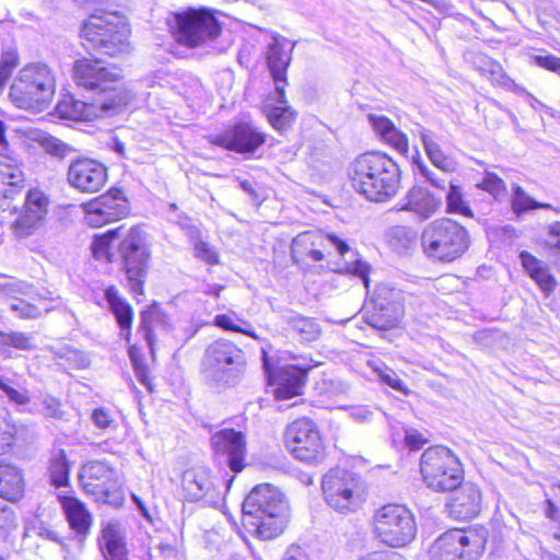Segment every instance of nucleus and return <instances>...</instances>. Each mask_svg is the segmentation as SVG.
<instances>
[{"instance_id": "1", "label": "nucleus", "mask_w": 560, "mask_h": 560, "mask_svg": "<svg viewBox=\"0 0 560 560\" xmlns=\"http://www.w3.org/2000/svg\"><path fill=\"white\" fill-rule=\"evenodd\" d=\"M73 79L79 86L94 91L91 103L65 96L57 104L61 118L71 120H92L98 116L110 117L120 113L135 97L132 92L124 86L120 72L109 69L100 59L77 60L73 66Z\"/></svg>"}, {"instance_id": "2", "label": "nucleus", "mask_w": 560, "mask_h": 560, "mask_svg": "<svg viewBox=\"0 0 560 560\" xmlns=\"http://www.w3.org/2000/svg\"><path fill=\"white\" fill-rule=\"evenodd\" d=\"M243 524L261 539L278 537L290 518V506L284 494L269 483L257 485L243 502Z\"/></svg>"}, {"instance_id": "3", "label": "nucleus", "mask_w": 560, "mask_h": 560, "mask_svg": "<svg viewBox=\"0 0 560 560\" xmlns=\"http://www.w3.org/2000/svg\"><path fill=\"white\" fill-rule=\"evenodd\" d=\"M348 174L355 191L375 202L392 199L400 184L398 164L381 152L360 154L349 165Z\"/></svg>"}, {"instance_id": "4", "label": "nucleus", "mask_w": 560, "mask_h": 560, "mask_svg": "<svg viewBox=\"0 0 560 560\" xmlns=\"http://www.w3.org/2000/svg\"><path fill=\"white\" fill-rule=\"evenodd\" d=\"M55 89L54 71L46 63L32 62L19 71L9 96L16 107L40 113L49 107Z\"/></svg>"}, {"instance_id": "5", "label": "nucleus", "mask_w": 560, "mask_h": 560, "mask_svg": "<svg viewBox=\"0 0 560 560\" xmlns=\"http://www.w3.org/2000/svg\"><path fill=\"white\" fill-rule=\"evenodd\" d=\"M129 35L130 28L126 18L116 12L92 14L81 28V38L86 49H93L109 57L129 51Z\"/></svg>"}, {"instance_id": "6", "label": "nucleus", "mask_w": 560, "mask_h": 560, "mask_svg": "<svg viewBox=\"0 0 560 560\" xmlns=\"http://www.w3.org/2000/svg\"><path fill=\"white\" fill-rule=\"evenodd\" d=\"M469 244L468 231L446 218L430 222L421 234L423 254L432 261L452 262L466 253Z\"/></svg>"}, {"instance_id": "7", "label": "nucleus", "mask_w": 560, "mask_h": 560, "mask_svg": "<svg viewBox=\"0 0 560 560\" xmlns=\"http://www.w3.org/2000/svg\"><path fill=\"white\" fill-rule=\"evenodd\" d=\"M419 467L425 486L436 492L453 491L464 479L458 457L442 445L427 448L420 457Z\"/></svg>"}, {"instance_id": "8", "label": "nucleus", "mask_w": 560, "mask_h": 560, "mask_svg": "<svg viewBox=\"0 0 560 560\" xmlns=\"http://www.w3.org/2000/svg\"><path fill=\"white\" fill-rule=\"evenodd\" d=\"M373 532L377 539L393 548L410 544L417 534L415 516L399 504H386L373 515Z\"/></svg>"}, {"instance_id": "9", "label": "nucleus", "mask_w": 560, "mask_h": 560, "mask_svg": "<svg viewBox=\"0 0 560 560\" xmlns=\"http://www.w3.org/2000/svg\"><path fill=\"white\" fill-rule=\"evenodd\" d=\"M150 257L147 233L138 226L131 228L118 245L117 258L135 294L143 293Z\"/></svg>"}, {"instance_id": "10", "label": "nucleus", "mask_w": 560, "mask_h": 560, "mask_svg": "<svg viewBox=\"0 0 560 560\" xmlns=\"http://www.w3.org/2000/svg\"><path fill=\"white\" fill-rule=\"evenodd\" d=\"M262 366L267 375L269 385H275V395L278 399H289L299 396L303 392L308 371L318 366L322 362L310 359L308 362L298 361V357H292V363L284 365L273 364V359L269 352H261Z\"/></svg>"}, {"instance_id": "11", "label": "nucleus", "mask_w": 560, "mask_h": 560, "mask_svg": "<svg viewBox=\"0 0 560 560\" xmlns=\"http://www.w3.org/2000/svg\"><path fill=\"white\" fill-rule=\"evenodd\" d=\"M177 40L186 46L197 47L217 39L221 24L209 9H187L175 14Z\"/></svg>"}, {"instance_id": "12", "label": "nucleus", "mask_w": 560, "mask_h": 560, "mask_svg": "<svg viewBox=\"0 0 560 560\" xmlns=\"http://www.w3.org/2000/svg\"><path fill=\"white\" fill-rule=\"evenodd\" d=\"M322 489L327 504L340 513L355 511L360 505V478L350 470L330 469L322 479Z\"/></svg>"}, {"instance_id": "13", "label": "nucleus", "mask_w": 560, "mask_h": 560, "mask_svg": "<svg viewBox=\"0 0 560 560\" xmlns=\"http://www.w3.org/2000/svg\"><path fill=\"white\" fill-rule=\"evenodd\" d=\"M317 241H319V244L326 242L327 244L334 246L342 257L348 255L349 259H345V266L341 271L358 276L362 279L365 288H369L370 265L366 261L358 258V254L351 250L347 243L338 238L336 235L322 236L311 231L301 233L292 241V257L294 259L306 257L307 252L310 248L317 244Z\"/></svg>"}, {"instance_id": "14", "label": "nucleus", "mask_w": 560, "mask_h": 560, "mask_svg": "<svg viewBox=\"0 0 560 560\" xmlns=\"http://www.w3.org/2000/svg\"><path fill=\"white\" fill-rule=\"evenodd\" d=\"M485 540L475 533L454 528L442 534L430 549L431 560H478Z\"/></svg>"}, {"instance_id": "15", "label": "nucleus", "mask_w": 560, "mask_h": 560, "mask_svg": "<svg viewBox=\"0 0 560 560\" xmlns=\"http://www.w3.org/2000/svg\"><path fill=\"white\" fill-rule=\"evenodd\" d=\"M285 443L292 455L308 464H317L325 457V447L315 423L301 418L292 422L285 430Z\"/></svg>"}, {"instance_id": "16", "label": "nucleus", "mask_w": 560, "mask_h": 560, "mask_svg": "<svg viewBox=\"0 0 560 560\" xmlns=\"http://www.w3.org/2000/svg\"><path fill=\"white\" fill-rule=\"evenodd\" d=\"M49 198L38 189L27 191L21 208H14V219L10 228L16 238H27L37 234L46 224Z\"/></svg>"}, {"instance_id": "17", "label": "nucleus", "mask_w": 560, "mask_h": 560, "mask_svg": "<svg viewBox=\"0 0 560 560\" xmlns=\"http://www.w3.org/2000/svg\"><path fill=\"white\" fill-rule=\"evenodd\" d=\"M244 362L230 355V352H206L201 361V375L206 384L223 390L241 381Z\"/></svg>"}, {"instance_id": "18", "label": "nucleus", "mask_w": 560, "mask_h": 560, "mask_svg": "<svg viewBox=\"0 0 560 560\" xmlns=\"http://www.w3.org/2000/svg\"><path fill=\"white\" fill-rule=\"evenodd\" d=\"M85 222L92 228H100L120 220L129 213V201L122 189L112 188L106 194L82 205Z\"/></svg>"}, {"instance_id": "19", "label": "nucleus", "mask_w": 560, "mask_h": 560, "mask_svg": "<svg viewBox=\"0 0 560 560\" xmlns=\"http://www.w3.org/2000/svg\"><path fill=\"white\" fill-rule=\"evenodd\" d=\"M215 460L226 465L237 474L245 467L246 439L243 432L235 429H222L210 438Z\"/></svg>"}, {"instance_id": "20", "label": "nucleus", "mask_w": 560, "mask_h": 560, "mask_svg": "<svg viewBox=\"0 0 560 560\" xmlns=\"http://www.w3.org/2000/svg\"><path fill=\"white\" fill-rule=\"evenodd\" d=\"M212 144L241 154H252L261 147L266 137L248 122H238L223 133L209 137Z\"/></svg>"}, {"instance_id": "21", "label": "nucleus", "mask_w": 560, "mask_h": 560, "mask_svg": "<svg viewBox=\"0 0 560 560\" xmlns=\"http://www.w3.org/2000/svg\"><path fill=\"white\" fill-rule=\"evenodd\" d=\"M107 178V167L93 159H77L68 167L69 185L81 192L93 194L101 190Z\"/></svg>"}, {"instance_id": "22", "label": "nucleus", "mask_w": 560, "mask_h": 560, "mask_svg": "<svg viewBox=\"0 0 560 560\" xmlns=\"http://www.w3.org/2000/svg\"><path fill=\"white\" fill-rule=\"evenodd\" d=\"M138 331L147 341L150 350H154V347L158 345V340L172 331L171 317L160 307L159 304L153 303L140 312V325Z\"/></svg>"}, {"instance_id": "23", "label": "nucleus", "mask_w": 560, "mask_h": 560, "mask_svg": "<svg viewBox=\"0 0 560 560\" xmlns=\"http://www.w3.org/2000/svg\"><path fill=\"white\" fill-rule=\"evenodd\" d=\"M447 503L448 513L456 520L467 521L477 516L481 509V493L476 485L460 483Z\"/></svg>"}, {"instance_id": "24", "label": "nucleus", "mask_w": 560, "mask_h": 560, "mask_svg": "<svg viewBox=\"0 0 560 560\" xmlns=\"http://www.w3.org/2000/svg\"><path fill=\"white\" fill-rule=\"evenodd\" d=\"M98 545L104 560H129L126 534L118 521L102 524Z\"/></svg>"}, {"instance_id": "25", "label": "nucleus", "mask_w": 560, "mask_h": 560, "mask_svg": "<svg viewBox=\"0 0 560 560\" xmlns=\"http://www.w3.org/2000/svg\"><path fill=\"white\" fill-rule=\"evenodd\" d=\"M399 210L412 212L420 221L434 215L442 205V198L436 197L424 187H412L404 198Z\"/></svg>"}, {"instance_id": "26", "label": "nucleus", "mask_w": 560, "mask_h": 560, "mask_svg": "<svg viewBox=\"0 0 560 560\" xmlns=\"http://www.w3.org/2000/svg\"><path fill=\"white\" fill-rule=\"evenodd\" d=\"M295 43H293L289 52L284 50V46L279 38L275 37L273 42L268 45L267 65L276 85V93L283 98V89L287 85V69L291 62V52Z\"/></svg>"}, {"instance_id": "27", "label": "nucleus", "mask_w": 560, "mask_h": 560, "mask_svg": "<svg viewBox=\"0 0 560 560\" xmlns=\"http://www.w3.org/2000/svg\"><path fill=\"white\" fill-rule=\"evenodd\" d=\"M24 492L23 470L5 459H0V498L10 503H16L22 500Z\"/></svg>"}, {"instance_id": "28", "label": "nucleus", "mask_w": 560, "mask_h": 560, "mask_svg": "<svg viewBox=\"0 0 560 560\" xmlns=\"http://www.w3.org/2000/svg\"><path fill=\"white\" fill-rule=\"evenodd\" d=\"M24 174L21 167L8 156L0 155V209L10 207V199L23 186Z\"/></svg>"}, {"instance_id": "29", "label": "nucleus", "mask_w": 560, "mask_h": 560, "mask_svg": "<svg viewBox=\"0 0 560 560\" xmlns=\"http://www.w3.org/2000/svg\"><path fill=\"white\" fill-rule=\"evenodd\" d=\"M60 504L69 527L77 536L84 538L90 533L92 526L93 517L91 512L85 504L75 497H60Z\"/></svg>"}, {"instance_id": "30", "label": "nucleus", "mask_w": 560, "mask_h": 560, "mask_svg": "<svg viewBox=\"0 0 560 560\" xmlns=\"http://www.w3.org/2000/svg\"><path fill=\"white\" fill-rule=\"evenodd\" d=\"M520 260L530 279L535 281L546 296H549L558 285L549 266L527 250L520 253Z\"/></svg>"}, {"instance_id": "31", "label": "nucleus", "mask_w": 560, "mask_h": 560, "mask_svg": "<svg viewBox=\"0 0 560 560\" xmlns=\"http://www.w3.org/2000/svg\"><path fill=\"white\" fill-rule=\"evenodd\" d=\"M116 480L115 471L103 462H91L82 468L80 482L89 494L101 493L102 488Z\"/></svg>"}, {"instance_id": "32", "label": "nucleus", "mask_w": 560, "mask_h": 560, "mask_svg": "<svg viewBox=\"0 0 560 560\" xmlns=\"http://www.w3.org/2000/svg\"><path fill=\"white\" fill-rule=\"evenodd\" d=\"M182 489L187 501L205 499L213 490L209 471L205 468L187 469L182 477Z\"/></svg>"}, {"instance_id": "33", "label": "nucleus", "mask_w": 560, "mask_h": 560, "mask_svg": "<svg viewBox=\"0 0 560 560\" xmlns=\"http://www.w3.org/2000/svg\"><path fill=\"white\" fill-rule=\"evenodd\" d=\"M104 298L107 303L108 310L115 316V319L121 329L127 334L130 331L133 311L131 305L124 299L115 285H109L105 289Z\"/></svg>"}, {"instance_id": "34", "label": "nucleus", "mask_w": 560, "mask_h": 560, "mask_svg": "<svg viewBox=\"0 0 560 560\" xmlns=\"http://www.w3.org/2000/svg\"><path fill=\"white\" fill-rule=\"evenodd\" d=\"M363 318L368 325L375 330H389L398 325L404 311L390 307H374V304L365 303L363 307Z\"/></svg>"}, {"instance_id": "35", "label": "nucleus", "mask_w": 560, "mask_h": 560, "mask_svg": "<svg viewBox=\"0 0 560 560\" xmlns=\"http://www.w3.org/2000/svg\"><path fill=\"white\" fill-rule=\"evenodd\" d=\"M418 135L429 160L435 167L443 172H452L455 170L454 161L442 151L432 131L420 126Z\"/></svg>"}, {"instance_id": "36", "label": "nucleus", "mask_w": 560, "mask_h": 560, "mask_svg": "<svg viewBox=\"0 0 560 560\" xmlns=\"http://www.w3.org/2000/svg\"><path fill=\"white\" fill-rule=\"evenodd\" d=\"M388 243L399 255L409 254L418 243L417 231L410 226L396 225L388 231Z\"/></svg>"}, {"instance_id": "37", "label": "nucleus", "mask_w": 560, "mask_h": 560, "mask_svg": "<svg viewBox=\"0 0 560 560\" xmlns=\"http://www.w3.org/2000/svg\"><path fill=\"white\" fill-rule=\"evenodd\" d=\"M282 100L283 101H281L280 94H278V105L266 104L264 107V112L269 122L279 131L290 127L295 119V112L287 105L284 94Z\"/></svg>"}, {"instance_id": "38", "label": "nucleus", "mask_w": 560, "mask_h": 560, "mask_svg": "<svg viewBox=\"0 0 560 560\" xmlns=\"http://www.w3.org/2000/svg\"><path fill=\"white\" fill-rule=\"evenodd\" d=\"M132 368L138 381L153 392V385L150 373L155 365V352H128Z\"/></svg>"}, {"instance_id": "39", "label": "nucleus", "mask_w": 560, "mask_h": 560, "mask_svg": "<svg viewBox=\"0 0 560 560\" xmlns=\"http://www.w3.org/2000/svg\"><path fill=\"white\" fill-rule=\"evenodd\" d=\"M511 207L517 217L535 209H552L555 212L560 213V208L536 201L518 185L512 187Z\"/></svg>"}, {"instance_id": "40", "label": "nucleus", "mask_w": 560, "mask_h": 560, "mask_svg": "<svg viewBox=\"0 0 560 560\" xmlns=\"http://www.w3.org/2000/svg\"><path fill=\"white\" fill-rule=\"evenodd\" d=\"M402 300L401 290L381 283L376 287L368 303L374 304V307H378V310H382V307H395L404 311Z\"/></svg>"}, {"instance_id": "41", "label": "nucleus", "mask_w": 560, "mask_h": 560, "mask_svg": "<svg viewBox=\"0 0 560 560\" xmlns=\"http://www.w3.org/2000/svg\"><path fill=\"white\" fill-rule=\"evenodd\" d=\"M122 226L110 229L104 234H96L91 244V250L96 259L108 262L115 261V254L110 250L113 241L120 235Z\"/></svg>"}, {"instance_id": "42", "label": "nucleus", "mask_w": 560, "mask_h": 560, "mask_svg": "<svg viewBox=\"0 0 560 560\" xmlns=\"http://www.w3.org/2000/svg\"><path fill=\"white\" fill-rule=\"evenodd\" d=\"M69 469L70 467L65 450H57L52 454L49 463L50 480L56 488L65 487L68 485Z\"/></svg>"}, {"instance_id": "43", "label": "nucleus", "mask_w": 560, "mask_h": 560, "mask_svg": "<svg viewBox=\"0 0 560 560\" xmlns=\"http://www.w3.org/2000/svg\"><path fill=\"white\" fill-rule=\"evenodd\" d=\"M167 218L170 222L177 224L184 230L190 240H198L200 237L198 226L186 213L179 211L175 203L168 205Z\"/></svg>"}, {"instance_id": "44", "label": "nucleus", "mask_w": 560, "mask_h": 560, "mask_svg": "<svg viewBox=\"0 0 560 560\" xmlns=\"http://www.w3.org/2000/svg\"><path fill=\"white\" fill-rule=\"evenodd\" d=\"M446 205L448 212L459 213L468 218L472 217V211L464 200L460 187L453 183L450 184V189L446 194Z\"/></svg>"}, {"instance_id": "45", "label": "nucleus", "mask_w": 560, "mask_h": 560, "mask_svg": "<svg viewBox=\"0 0 560 560\" xmlns=\"http://www.w3.org/2000/svg\"><path fill=\"white\" fill-rule=\"evenodd\" d=\"M292 325L298 337L302 341L311 342L318 339L320 336V328L312 318L296 317L293 319Z\"/></svg>"}, {"instance_id": "46", "label": "nucleus", "mask_w": 560, "mask_h": 560, "mask_svg": "<svg viewBox=\"0 0 560 560\" xmlns=\"http://www.w3.org/2000/svg\"><path fill=\"white\" fill-rule=\"evenodd\" d=\"M92 495L96 501L106 503L114 508L121 506L125 500L124 491L119 487L117 479L102 488L101 493H94Z\"/></svg>"}, {"instance_id": "47", "label": "nucleus", "mask_w": 560, "mask_h": 560, "mask_svg": "<svg viewBox=\"0 0 560 560\" xmlns=\"http://www.w3.org/2000/svg\"><path fill=\"white\" fill-rule=\"evenodd\" d=\"M7 302L10 311L21 318H36L42 314L39 307L23 299H12Z\"/></svg>"}, {"instance_id": "48", "label": "nucleus", "mask_w": 560, "mask_h": 560, "mask_svg": "<svg viewBox=\"0 0 560 560\" xmlns=\"http://www.w3.org/2000/svg\"><path fill=\"white\" fill-rule=\"evenodd\" d=\"M19 65V56L15 51L9 50L2 54L0 60V91L11 78Z\"/></svg>"}, {"instance_id": "49", "label": "nucleus", "mask_w": 560, "mask_h": 560, "mask_svg": "<svg viewBox=\"0 0 560 560\" xmlns=\"http://www.w3.org/2000/svg\"><path fill=\"white\" fill-rule=\"evenodd\" d=\"M546 245L553 252V265L560 272V221L553 222L548 226Z\"/></svg>"}, {"instance_id": "50", "label": "nucleus", "mask_w": 560, "mask_h": 560, "mask_svg": "<svg viewBox=\"0 0 560 560\" xmlns=\"http://www.w3.org/2000/svg\"><path fill=\"white\" fill-rule=\"evenodd\" d=\"M477 188L488 191L494 197H498L505 192L506 186L502 178H500L497 174L487 172L480 183H478Z\"/></svg>"}, {"instance_id": "51", "label": "nucleus", "mask_w": 560, "mask_h": 560, "mask_svg": "<svg viewBox=\"0 0 560 560\" xmlns=\"http://www.w3.org/2000/svg\"><path fill=\"white\" fill-rule=\"evenodd\" d=\"M16 428L4 416L0 417V455L8 453L13 444Z\"/></svg>"}, {"instance_id": "52", "label": "nucleus", "mask_w": 560, "mask_h": 560, "mask_svg": "<svg viewBox=\"0 0 560 560\" xmlns=\"http://www.w3.org/2000/svg\"><path fill=\"white\" fill-rule=\"evenodd\" d=\"M0 346L13 347L20 350H26L30 347L28 338L23 334H5L0 330Z\"/></svg>"}, {"instance_id": "53", "label": "nucleus", "mask_w": 560, "mask_h": 560, "mask_svg": "<svg viewBox=\"0 0 560 560\" xmlns=\"http://www.w3.org/2000/svg\"><path fill=\"white\" fill-rule=\"evenodd\" d=\"M44 147L47 153L61 159L66 158L71 152H73V149L69 144L62 142L57 138L46 139L44 141Z\"/></svg>"}, {"instance_id": "54", "label": "nucleus", "mask_w": 560, "mask_h": 560, "mask_svg": "<svg viewBox=\"0 0 560 560\" xmlns=\"http://www.w3.org/2000/svg\"><path fill=\"white\" fill-rule=\"evenodd\" d=\"M383 140L395 148L400 153L408 152V139L407 136L396 127L392 129Z\"/></svg>"}, {"instance_id": "55", "label": "nucleus", "mask_w": 560, "mask_h": 560, "mask_svg": "<svg viewBox=\"0 0 560 560\" xmlns=\"http://www.w3.org/2000/svg\"><path fill=\"white\" fill-rule=\"evenodd\" d=\"M42 411L45 417L47 418H54V419H61L63 416V411L61 410V405L58 399L50 395H46L43 397L42 400Z\"/></svg>"}, {"instance_id": "56", "label": "nucleus", "mask_w": 560, "mask_h": 560, "mask_svg": "<svg viewBox=\"0 0 560 560\" xmlns=\"http://www.w3.org/2000/svg\"><path fill=\"white\" fill-rule=\"evenodd\" d=\"M369 120L374 129V131L383 139L392 129L395 128V125L390 119L381 115H369Z\"/></svg>"}, {"instance_id": "57", "label": "nucleus", "mask_w": 560, "mask_h": 560, "mask_svg": "<svg viewBox=\"0 0 560 560\" xmlns=\"http://www.w3.org/2000/svg\"><path fill=\"white\" fill-rule=\"evenodd\" d=\"M0 389L2 390V393H4L8 396V398L11 401H13L18 405H25L30 401V397H28L26 390H24V389L19 390V389L11 387L7 383H4V381L2 380L1 376H0Z\"/></svg>"}, {"instance_id": "58", "label": "nucleus", "mask_w": 560, "mask_h": 560, "mask_svg": "<svg viewBox=\"0 0 560 560\" xmlns=\"http://www.w3.org/2000/svg\"><path fill=\"white\" fill-rule=\"evenodd\" d=\"M532 59L536 66L549 71H553L560 75V58L553 55H534Z\"/></svg>"}, {"instance_id": "59", "label": "nucleus", "mask_w": 560, "mask_h": 560, "mask_svg": "<svg viewBox=\"0 0 560 560\" xmlns=\"http://www.w3.org/2000/svg\"><path fill=\"white\" fill-rule=\"evenodd\" d=\"M82 353L75 351L58 352V358L67 360L70 369H85L89 366L90 361Z\"/></svg>"}, {"instance_id": "60", "label": "nucleus", "mask_w": 560, "mask_h": 560, "mask_svg": "<svg viewBox=\"0 0 560 560\" xmlns=\"http://www.w3.org/2000/svg\"><path fill=\"white\" fill-rule=\"evenodd\" d=\"M349 416L358 423L370 422L373 418V410L370 406L365 405L351 406L349 408Z\"/></svg>"}, {"instance_id": "61", "label": "nucleus", "mask_w": 560, "mask_h": 560, "mask_svg": "<svg viewBox=\"0 0 560 560\" xmlns=\"http://www.w3.org/2000/svg\"><path fill=\"white\" fill-rule=\"evenodd\" d=\"M195 242V254L197 257L213 265L218 262L217 254L209 247V245L200 240H192Z\"/></svg>"}, {"instance_id": "62", "label": "nucleus", "mask_w": 560, "mask_h": 560, "mask_svg": "<svg viewBox=\"0 0 560 560\" xmlns=\"http://www.w3.org/2000/svg\"><path fill=\"white\" fill-rule=\"evenodd\" d=\"M91 419H92L93 424L100 429H107L114 422L108 410L105 408L94 409L91 415Z\"/></svg>"}, {"instance_id": "63", "label": "nucleus", "mask_w": 560, "mask_h": 560, "mask_svg": "<svg viewBox=\"0 0 560 560\" xmlns=\"http://www.w3.org/2000/svg\"><path fill=\"white\" fill-rule=\"evenodd\" d=\"M405 443L410 450L416 451L421 448L425 443H428V440L423 436L422 433L418 432L417 430L410 429L406 430Z\"/></svg>"}, {"instance_id": "64", "label": "nucleus", "mask_w": 560, "mask_h": 560, "mask_svg": "<svg viewBox=\"0 0 560 560\" xmlns=\"http://www.w3.org/2000/svg\"><path fill=\"white\" fill-rule=\"evenodd\" d=\"M358 560H407L404 556L394 551H374L370 552Z\"/></svg>"}]
</instances>
